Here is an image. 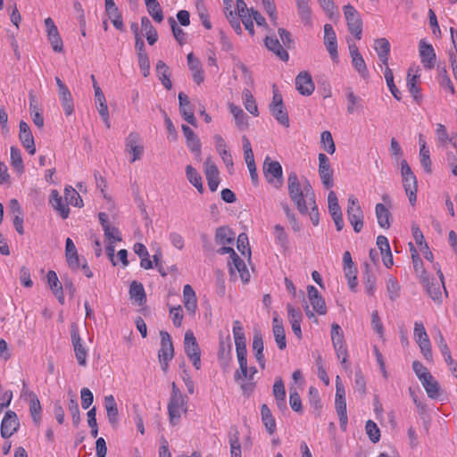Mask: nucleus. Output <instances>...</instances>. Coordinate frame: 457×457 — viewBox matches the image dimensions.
<instances>
[{
    "label": "nucleus",
    "instance_id": "nucleus-26",
    "mask_svg": "<svg viewBox=\"0 0 457 457\" xmlns=\"http://www.w3.org/2000/svg\"><path fill=\"white\" fill-rule=\"evenodd\" d=\"M253 355L260 365L261 369H265V357L263 354V340L260 331H255L253 338Z\"/></svg>",
    "mask_w": 457,
    "mask_h": 457
},
{
    "label": "nucleus",
    "instance_id": "nucleus-30",
    "mask_svg": "<svg viewBox=\"0 0 457 457\" xmlns=\"http://www.w3.org/2000/svg\"><path fill=\"white\" fill-rule=\"evenodd\" d=\"M104 407L107 412V418L112 426H115L119 421V411L117 403L112 395L104 397Z\"/></svg>",
    "mask_w": 457,
    "mask_h": 457
},
{
    "label": "nucleus",
    "instance_id": "nucleus-24",
    "mask_svg": "<svg viewBox=\"0 0 457 457\" xmlns=\"http://www.w3.org/2000/svg\"><path fill=\"white\" fill-rule=\"evenodd\" d=\"M205 175L210 190L216 191L220 183L219 170L209 158L205 161Z\"/></svg>",
    "mask_w": 457,
    "mask_h": 457
},
{
    "label": "nucleus",
    "instance_id": "nucleus-20",
    "mask_svg": "<svg viewBox=\"0 0 457 457\" xmlns=\"http://www.w3.org/2000/svg\"><path fill=\"white\" fill-rule=\"evenodd\" d=\"M161 348L158 352L159 360L170 361L174 356L171 337L166 331H161Z\"/></svg>",
    "mask_w": 457,
    "mask_h": 457
},
{
    "label": "nucleus",
    "instance_id": "nucleus-2",
    "mask_svg": "<svg viewBox=\"0 0 457 457\" xmlns=\"http://www.w3.org/2000/svg\"><path fill=\"white\" fill-rule=\"evenodd\" d=\"M401 175L404 191L409 197L410 204L414 205L417 200L418 182L406 160L401 161Z\"/></svg>",
    "mask_w": 457,
    "mask_h": 457
},
{
    "label": "nucleus",
    "instance_id": "nucleus-27",
    "mask_svg": "<svg viewBox=\"0 0 457 457\" xmlns=\"http://www.w3.org/2000/svg\"><path fill=\"white\" fill-rule=\"evenodd\" d=\"M272 332L278 349L284 350L287 347L285 328L282 320L278 317L272 320Z\"/></svg>",
    "mask_w": 457,
    "mask_h": 457
},
{
    "label": "nucleus",
    "instance_id": "nucleus-6",
    "mask_svg": "<svg viewBox=\"0 0 457 457\" xmlns=\"http://www.w3.org/2000/svg\"><path fill=\"white\" fill-rule=\"evenodd\" d=\"M263 173L269 183H274L278 188L283 183L282 166L277 161H272L270 157H266L263 162Z\"/></svg>",
    "mask_w": 457,
    "mask_h": 457
},
{
    "label": "nucleus",
    "instance_id": "nucleus-5",
    "mask_svg": "<svg viewBox=\"0 0 457 457\" xmlns=\"http://www.w3.org/2000/svg\"><path fill=\"white\" fill-rule=\"evenodd\" d=\"M347 219L353 228L354 232L359 233L363 228V212L359 201L353 195L348 198Z\"/></svg>",
    "mask_w": 457,
    "mask_h": 457
},
{
    "label": "nucleus",
    "instance_id": "nucleus-37",
    "mask_svg": "<svg viewBox=\"0 0 457 457\" xmlns=\"http://www.w3.org/2000/svg\"><path fill=\"white\" fill-rule=\"evenodd\" d=\"M29 411L35 425L38 426L41 421L42 407L40 401L34 392L29 394Z\"/></svg>",
    "mask_w": 457,
    "mask_h": 457
},
{
    "label": "nucleus",
    "instance_id": "nucleus-50",
    "mask_svg": "<svg viewBox=\"0 0 457 457\" xmlns=\"http://www.w3.org/2000/svg\"><path fill=\"white\" fill-rule=\"evenodd\" d=\"M64 199L68 204L81 208L83 200L79 194L71 186H66L64 188Z\"/></svg>",
    "mask_w": 457,
    "mask_h": 457
},
{
    "label": "nucleus",
    "instance_id": "nucleus-52",
    "mask_svg": "<svg viewBox=\"0 0 457 457\" xmlns=\"http://www.w3.org/2000/svg\"><path fill=\"white\" fill-rule=\"evenodd\" d=\"M296 5L302 22L304 25H312V12L309 6V0L297 1Z\"/></svg>",
    "mask_w": 457,
    "mask_h": 457
},
{
    "label": "nucleus",
    "instance_id": "nucleus-4",
    "mask_svg": "<svg viewBox=\"0 0 457 457\" xmlns=\"http://www.w3.org/2000/svg\"><path fill=\"white\" fill-rule=\"evenodd\" d=\"M437 275L439 277L440 281H437L435 278L429 279L428 277L424 276L421 278V281L426 287L427 293L433 299V301L441 303L442 302V293L441 287L444 288L445 295H447V291L445 287V278L444 274L440 268L437 269Z\"/></svg>",
    "mask_w": 457,
    "mask_h": 457
},
{
    "label": "nucleus",
    "instance_id": "nucleus-29",
    "mask_svg": "<svg viewBox=\"0 0 457 457\" xmlns=\"http://www.w3.org/2000/svg\"><path fill=\"white\" fill-rule=\"evenodd\" d=\"M187 59L188 67L193 72V80L197 85H200L204 81V76L199 59L195 57L193 53L188 54Z\"/></svg>",
    "mask_w": 457,
    "mask_h": 457
},
{
    "label": "nucleus",
    "instance_id": "nucleus-32",
    "mask_svg": "<svg viewBox=\"0 0 457 457\" xmlns=\"http://www.w3.org/2000/svg\"><path fill=\"white\" fill-rule=\"evenodd\" d=\"M411 70L409 69L407 74V88L410 94L413 96V99L417 104H420L422 101V95L420 93V87L417 85L420 79L419 75H411Z\"/></svg>",
    "mask_w": 457,
    "mask_h": 457
},
{
    "label": "nucleus",
    "instance_id": "nucleus-61",
    "mask_svg": "<svg viewBox=\"0 0 457 457\" xmlns=\"http://www.w3.org/2000/svg\"><path fill=\"white\" fill-rule=\"evenodd\" d=\"M331 339L334 347L345 345L343 330L337 323H334L331 326Z\"/></svg>",
    "mask_w": 457,
    "mask_h": 457
},
{
    "label": "nucleus",
    "instance_id": "nucleus-13",
    "mask_svg": "<svg viewBox=\"0 0 457 457\" xmlns=\"http://www.w3.org/2000/svg\"><path fill=\"white\" fill-rule=\"evenodd\" d=\"M179 112L183 119L194 127H197V120L194 114V108L184 92H179Z\"/></svg>",
    "mask_w": 457,
    "mask_h": 457
},
{
    "label": "nucleus",
    "instance_id": "nucleus-41",
    "mask_svg": "<svg viewBox=\"0 0 457 457\" xmlns=\"http://www.w3.org/2000/svg\"><path fill=\"white\" fill-rule=\"evenodd\" d=\"M375 212L379 227L388 228L391 225L390 218L392 217L389 210L383 204H377Z\"/></svg>",
    "mask_w": 457,
    "mask_h": 457
},
{
    "label": "nucleus",
    "instance_id": "nucleus-3",
    "mask_svg": "<svg viewBox=\"0 0 457 457\" xmlns=\"http://www.w3.org/2000/svg\"><path fill=\"white\" fill-rule=\"evenodd\" d=\"M184 350L196 370L201 368V350L192 330H187L184 337Z\"/></svg>",
    "mask_w": 457,
    "mask_h": 457
},
{
    "label": "nucleus",
    "instance_id": "nucleus-60",
    "mask_svg": "<svg viewBox=\"0 0 457 457\" xmlns=\"http://www.w3.org/2000/svg\"><path fill=\"white\" fill-rule=\"evenodd\" d=\"M365 429L372 443H378L380 440V430L373 420H369L366 422Z\"/></svg>",
    "mask_w": 457,
    "mask_h": 457
},
{
    "label": "nucleus",
    "instance_id": "nucleus-23",
    "mask_svg": "<svg viewBox=\"0 0 457 457\" xmlns=\"http://www.w3.org/2000/svg\"><path fill=\"white\" fill-rule=\"evenodd\" d=\"M181 129L186 138L187 146L192 153L195 154L196 155H200L201 142L199 137L187 125L183 124L181 126Z\"/></svg>",
    "mask_w": 457,
    "mask_h": 457
},
{
    "label": "nucleus",
    "instance_id": "nucleus-36",
    "mask_svg": "<svg viewBox=\"0 0 457 457\" xmlns=\"http://www.w3.org/2000/svg\"><path fill=\"white\" fill-rule=\"evenodd\" d=\"M156 72L159 79L161 80L162 84L167 90H170L172 87V83L170 80V69L167 66V64L159 60L156 63Z\"/></svg>",
    "mask_w": 457,
    "mask_h": 457
},
{
    "label": "nucleus",
    "instance_id": "nucleus-64",
    "mask_svg": "<svg viewBox=\"0 0 457 457\" xmlns=\"http://www.w3.org/2000/svg\"><path fill=\"white\" fill-rule=\"evenodd\" d=\"M321 143L324 145V149L329 154H333L336 151V145L329 131H323L321 133Z\"/></svg>",
    "mask_w": 457,
    "mask_h": 457
},
{
    "label": "nucleus",
    "instance_id": "nucleus-63",
    "mask_svg": "<svg viewBox=\"0 0 457 457\" xmlns=\"http://www.w3.org/2000/svg\"><path fill=\"white\" fill-rule=\"evenodd\" d=\"M354 387L361 395H366V381L361 369H356L355 370Z\"/></svg>",
    "mask_w": 457,
    "mask_h": 457
},
{
    "label": "nucleus",
    "instance_id": "nucleus-45",
    "mask_svg": "<svg viewBox=\"0 0 457 457\" xmlns=\"http://www.w3.org/2000/svg\"><path fill=\"white\" fill-rule=\"evenodd\" d=\"M235 239V234L228 227H220L216 229L215 241L218 245L231 244Z\"/></svg>",
    "mask_w": 457,
    "mask_h": 457
},
{
    "label": "nucleus",
    "instance_id": "nucleus-40",
    "mask_svg": "<svg viewBox=\"0 0 457 457\" xmlns=\"http://www.w3.org/2000/svg\"><path fill=\"white\" fill-rule=\"evenodd\" d=\"M365 270L362 275V282L365 287V292L369 295H373L375 293V285H376V276L372 272L368 263L364 264Z\"/></svg>",
    "mask_w": 457,
    "mask_h": 457
},
{
    "label": "nucleus",
    "instance_id": "nucleus-25",
    "mask_svg": "<svg viewBox=\"0 0 457 457\" xmlns=\"http://www.w3.org/2000/svg\"><path fill=\"white\" fill-rule=\"evenodd\" d=\"M65 256L69 267L72 270L79 268V256L73 241L67 237L65 241Z\"/></svg>",
    "mask_w": 457,
    "mask_h": 457
},
{
    "label": "nucleus",
    "instance_id": "nucleus-14",
    "mask_svg": "<svg viewBox=\"0 0 457 457\" xmlns=\"http://www.w3.org/2000/svg\"><path fill=\"white\" fill-rule=\"evenodd\" d=\"M420 62L425 69H433L436 62V53L431 44L421 39L419 43Z\"/></svg>",
    "mask_w": 457,
    "mask_h": 457
},
{
    "label": "nucleus",
    "instance_id": "nucleus-1",
    "mask_svg": "<svg viewBox=\"0 0 457 457\" xmlns=\"http://www.w3.org/2000/svg\"><path fill=\"white\" fill-rule=\"evenodd\" d=\"M287 187L288 195L298 212L303 215L307 214L309 210L307 204H314L315 199V194L309 180L305 179L301 184L297 174L292 171L287 178Z\"/></svg>",
    "mask_w": 457,
    "mask_h": 457
},
{
    "label": "nucleus",
    "instance_id": "nucleus-43",
    "mask_svg": "<svg viewBox=\"0 0 457 457\" xmlns=\"http://www.w3.org/2000/svg\"><path fill=\"white\" fill-rule=\"evenodd\" d=\"M62 109L67 116H70L74 112V104L71 93L69 88L58 92Z\"/></svg>",
    "mask_w": 457,
    "mask_h": 457
},
{
    "label": "nucleus",
    "instance_id": "nucleus-44",
    "mask_svg": "<svg viewBox=\"0 0 457 457\" xmlns=\"http://www.w3.org/2000/svg\"><path fill=\"white\" fill-rule=\"evenodd\" d=\"M420 164L423 167L426 173L430 174L432 172V162L430 160L429 149L426 145V142L421 140V136L420 137Z\"/></svg>",
    "mask_w": 457,
    "mask_h": 457
},
{
    "label": "nucleus",
    "instance_id": "nucleus-56",
    "mask_svg": "<svg viewBox=\"0 0 457 457\" xmlns=\"http://www.w3.org/2000/svg\"><path fill=\"white\" fill-rule=\"evenodd\" d=\"M413 336L419 345L423 343L430 342L422 322L416 321L414 323Z\"/></svg>",
    "mask_w": 457,
    "mask_h": 457
},
{
    "label": "nucleus",
    "instance_id": "nucleus-42",
    "mask_svg": "<svg viewBox=\"0 0 457 457\" xmlns=\"http://www.w3.org/2000/svg\"><path fill=\"white\" fill-rule=\"evenodd\" d=\"M69 396V403H68V409L72 417V423L77 428L79 424L80 423V411L77 401L76 395L70 390L68 392Z\"/></svg>",
    "mask_w": 457,
    "mask_h": 457
},
{
    "label": "nucleus",
    "instance_id": "nucleus-51",
    "mask_svg": "<svg viewBox=\"0 0 457 457\" xmlns=\"http://www.w3.org/2000/svg\"><path fill=\"white\" fill-rule=\"evenodd\" d=\"M145 6L148 13L156 22H162L163 20V12L157 0H145Z\"/></svg>",
    "mask_w": 457,
    "mask_h": 457
},
{
    "label": "nucleus",
    "instance_id": "nucleus-28",
    "mask_svg": "<svg viewBox=\"0 0 457 457\" xmlns=\"http://www.w3.org/2000/svg\"><path fill=\"white\" fill-rule=\"evenodd\" d=\"M428 396L431 399H439L441 395V387L439 383L436 380V378L432 376H427V378L420 381Z\"/></svg>",
    "mask_w": 457,
    "mask_h": 457
},
{
    "label": "nucleus",
    "instance_id": "nucleus-12",
    "mask_svg": "<svg viewBox=\"0 0 457 457\" xmlns=\"http://www.w3.org/2000/svg\"><path fill=\"white\" fill-rule=\"evenodd\" d=\"M45 25L46 28L47 37L53 50L56 53H62L63 51V43L53 19L50 17L46 18L45 20Z\"/></svg>",
    "mask_w": 457,
    "mask_h": 457
},
{
    "label": "nucleus",
    "instance_id": "nucleus-11",
    "mask_svg": "<svg viewBox=\"0 0 457 457\" xmlns=\"http://www.w3.org/2000/svg\"><path fill=\"white\" fill-rule=\"evenodd\" d=\"M319 174L325 188L333 187V170L330 167L329 159L325 154H319Z\"/></svg>",
    "mask_w": 457,
    "mask_h": 457
},
{
    "label": "nucleus",
    "instance_id": "nucleus-10",
    "mask_svg": "<svg viewBox=\"0 0 457 457\" xmlns=\"http://www.w3.org/2000/svg\"><path fill=\"white\" fill-rule=\"evenodd\" d=\"M20 421L17 414L12 411H7L1 422V436L3 438L11 437L19 428Z\"/></svg>",
    "mask_w": 457,
    "mask_h": 457
},
{
    "label": "nucleus",
    "instance_id": "nucleus-34",
    "mask_svg": "<svg viewBox=\"0 0 457 457\" xmlns=\"http://www.w3.org/2000/svg\"><path fill=\"white\" fill-rule=\"evenodd\" d=\"M184 306L190 312L195 313L197 308L195 293L190 285L184 286L183 288Z\"/></svg>",
    "mask_w": 457,
    "mask_h": 457
},
{
    "label": "nucleus",
    "instance_id": "nucleus-31",
    "mask_svg": "<svg viewBox=\"0 0 457 457\" xmlns=\"http://www.w3.org/2000/svg\"><path fill=\"white\" fill-rule=\"evenodd\" d=\"M129 296L137 305L142 306L145 304L146 303V295L143 284L136 280L132 281L129 287Z\"/></svg>",
    "mask_w": 457,
    "mask_h": 457
},
{
    "label": "nucleus",
    "instance_id": "nucleus-38",
    "mask_svg": "<svg viewBox=\"0 0 457 457\" xmlns=\"http://www.w3.org/2000/svg\"><path fill=\"white\" fill-rule=\"evenodd\" d=\"M269 110L271 115L279 124L286 128L289 127V117L285 104L278 106L269 105Z\"/></svg>",
    "mask_w": 457,
    "mask_h": 457
},
{
    "label": "nucleus",
    "instance_id": "nucleus-33",
    "mask_svg": "<svg viewBox=\"0 0 457 457\" xmlns=\"http://www.w3.org/2000/svg\"><path fill=\"white\" fill-rule=\"evenodd\" d=\"M374 48L381 62L387 66L388 55L390 53V43L385 38L381 37L375 40Z\"/></svg>",
    "mask_w": 457,
    "mask_h": 457
},
{
    "label": "nucleus",
    "instance_id": "nucleus-46",
    "mask_svg": "<svg viewBox=\"0 0 457 457\" xmlns=\"http://www.w3.org/2000/svg\"><path fill=\"white\" fill-rule=\"evenodd\" d=\"M335 407L339 418L340 428L345 431L348 422L345 398L335 399Z\"/></svg>",
    "mask_w": 457,
    "mask_h": 457
},
{
    "label": "nucleus",
    "instance_id": "nucleus-21",
    "mask_svg": "<svg viewBox=\"0 0 457 457\" xmlns=\"http://www.w3.org/2000/svg\"><path fill=\"white\" fill-rule=\"evenodd\" d=\"M295 87L303 96L312 95L315 88L311 74L306 71H302L296 76Z\"/></svg>",
    "mask_w": 457,
    "mask_h": 457
},
{
    "label": "nucleus",
    "instance_id": "nucleus-47",
    "mask_svg": "<svg viewBox=\"0 0 457 457\" xmlns=\"http://www.w3.org/2000/svg\"><path fill=\"white\" fill-rule=\"evenodd\" d=\"M186 176L188 181L197 189L199 193L204 192L202 177L199 172L191 165L186 167Z\"/></svg>",
    "mask_w": 457,
    "mask_h": 457
},
{
    "label": "nucleus",
    "instance_id": "nucleus-62",
    "mask_svg": "<svg viewBox=\"0 0 457 457\" xmlns=\"http://www.w3.org/2000/svg\"><path fill=\"white\" fill-rule=\"evenodd\" d=\"M386 290L388 293L389 299L391 301H395L396 298L399 297V292H400V286L397 282V280L390 277L386 281Z\"/></svg>",
    "mask_w": 457,
    "mask_h": 457
},
{
    "label": "nucleus",
    "instance_id": "nucleus-17",
    "mask_svg": "<svg viewBox=\"0 0 457 457\" xmlns=\"http://www.w3.org/2000/svg\"><path fill=\"white\" fill-rule=\"evenodd\" d=\"M324 44L332 60L338 58L336 32L331 24L324 25Z\"/></svg>",
    "mask_w": 457,
    "mask_h": 457
},
{
    "label": "nucleus",
    "instance_id": "nucleus-18",
    "mask_svg": "<svg viewBox=\"0 0 457 457\" xmlns=\"http://www.w3.org/2000/svg\"><path fill=\"white\" fill-rule=\"evenodd\" d=\"M139 135L136 132L129 133L126 138V150L132 155L131 162L141 159L143 154L144 147L139 144Z\"/></svg>",
    "mask_w": 457,
    "mask_h": 457
},
{
    "label": "nucleus",
    "instance_id": "nucleus-15",
    "mask_svg": "<svg viewBox=\"0 0 457 457\" xmlns=\"http://www.w3.org/2000/svg\"><path fill=\"white\" fill-rule=\"evenodd\" d=\"M349 53L352 58V64L355 71L364 79L369 78V71L362 55L355 44L349 45Z\"/></svg>",
    "mask_w": 457,
    "mask_h": 457
},
{
    "label": "nucleus",
    "instance_id": "nucleus-59",
    "mask_svg": "<svg viewBox=\"0 0 457 457\" xmlns=\"http://www.w3.org/2000/svg\"><path fill=\"white\" fill-rule=\"evenodd\" d=\"M19 138L22 145L27 149L29 154L33 155L36 153V146L34 137L31 132L29 133H19Z\"/></svg>",
    "mask_w": 457,
    "mask_h": 457
},
{
    "label": "nucleus",
    "instance_id": "nucleus-49",
    "mask_svg": "<svg viewBox=\"0 0 457 457\" xmlns=\"http://www.w3.org/2000/svg\"><path fill=\"white\" fill-rule=\"evenodd\" d=\"M142 29L145 31L146 40L149 45H154L158 40V34L150 20L144 16L141 18Z\"/></svg>",
    "mask_w": 457,
    "mask_h": 457
},
{
    "label": "nucleus",
    "instance_id": "nucleus-19",
    "mask_svg": "<svg viewBox=\"0 0 457 457\" xmlns=\"http://www.w3.org/2000/svg\"><path fill=\"white\" fill-rule=\"evenodd\" d=\"M307 293L309 301L313 308V310L319 315H325L327 313V306L324 298L321 296L318 289L312 286L309 285L307 287Z\"/></svg>",
    "mask_w": 457,
    "mask_h": 457
},
{
    "label": "nucleus",
    "instance_id": "nucleus-16",
    "mask_svg": "<svg viewBox=\"0 0 457 457\" xmlns=\"http://www.w3.org/2000/svg\"><path fill=\"white\" fill-rule=\"evenodd\" d=\"M98 220L104 232V237L109 242L121 241V236L119 228L111 225L109 217L105 212H99Z\"/></svg>",
    "mask_w": 457,
    "mask_h": 457
},
{
    "label": "nucleus",
    "instance_id": "nucleus-7",
    "mask_svg": "<svg viewBox=\"0 0 457 457\" xmlns=\"http://www.w3.org/2000/svg\"><path fill=\"white\" fill-rule=\"evenodd\" d=\"M344 14L347 22L348 30L360 40L362 34V21L359 12L351 4L344 6Z\"/></svg>",
    "mask_w": 457,
    "mask_h": 457
},
{
    "label": "nucleus",
    "instance_id": "nucleus-54",
    "mask_svg": "<svg viewBox=\"0 0 457 457\" xmlns=\"http://www.w3.org/2000/svg\"><path fill=\"white\" fill-rule=\"evenodd\" d=\"M10 155H11V165L18 172H23L24 165H23V161H22V157H21L20 149L16 146H11Z\"/></svg>",
    "mask_w": 457,
    "mask_h": 457
},
{
    "label": "nucleus",
    "instance_id": "nucleus-9",
    "mask_svg": "<svg viewBox=\"0 0 457 457\" xmlns=\"http://www.w3.org/2000/svg\"><path fill=\"white\" fill-rule=\"evenodd\" d=\"M187 396H176L170 397L168 403V413L170 422L172 426H175L179 423L181 412L187 411Z\"/></svg>",
    "mask_w": 457,
    "mask_h": 457
},
{
    "label": "nucleus",
    "instance_id": "nucleus-22",
    "mask_svg": "<svg viewBox=\"0 0 457 457\" xmlns=\"http://www.w3.org/2000/svg\"><path fill=\"white\" fill-rule=\"evenodd\" d=\"M265 46L274 53L283 62L289 60L287 51L283 47L276 36H267L264 39Z\"/></svg>",
    "mask_w": 457,
    "mask_h": 457
},
{
    "label": "nucleus",
    "instance_id": "nucleus-55",
    "mask_svg": "<svg viewBox=\"0 0 457 457\" xmlns=\"http://www.w3.org/2000/svg\"><path fill=\"white\" fill-rule=\"evenodd\" d=\"M243 98L245 109L253 116H258L259 111L255 99L248 89L243 91Z\"/></svg>",
    "mask_w": 457,
    "mask_h": 457
},
{
    "label": "nucleus",
    "instance_id": "nucleus-35",
    "mask_svg": "<svg viewBox=\"0 0 457 457\" xmlns=\"http://www.w3.org/2000/svg\"><path fill=\"white\" fill-rule=\"evenodd\" d=\"M237 357L239 364V369L235 371L234 379L235 381L237 382L239 380H243L244 378L247 377V351L237 352Z\"/></svg>",
    "mask_w": 457,
    "mask_h": 457
},
{
    "label": "nucleus",
    "instance_id": "nucleus-48",
    "mask_svg": "<svg viewBox=\"0 0 457 457\" xmlns=\"http://www.w3.org/2000/svg\"><path fill=\"white\" fill-rule=\"evenodd\" d=\"M230 112L233 114L236 125L240 130H244L248 127L247 116L244 111L233 104H229Z\"/></svg>",
    "mask_w": 457,
    "mask_h": 457
},
{
    "label": "nucleus",
    "instance_id": "nucleus-8",
    "mask_svg": "<svg viewBox=\"0 0 457 457\" xmlns=\"http://www.w3.org/2000/svg\"><path fill=\"white\" fill-rule=\"evenodd\" d=\"M71 339L79 365H87V350L82 343L79 336V327L76 323L71 325Z\"/></svg>",
    "mask_w": 457,
    "mask_h": 457
},
{
    "label": "nucleus",
    "instance_id": "nucleus-58",
    "mask_svg": "<svg viewBox=\"0 0 457 457\" xmlns=\"http://www.w3.org/2000/svg\"><path fill=\"white\" fill-rule=\"evenodd\" d=\"M168 22L170 26L174 38L178 41L179 45H184L186 43V33L184 32V30L178 26L173 17H170L168 19Z\"/></svg>",
    "mask_w": 457,
    "mask_h": 457
},
{
    "label": "nucleus",
    "instance_id": "nucleus-57",
    "mask_svg": "<svg viewBox=\"0 0 457 457\" xmlns=\"http://www.w3.org/2000/svg\"><path fill=\"white\" fill-rule=\"evenodd\" d=\"M438 82L442 87L448 89L451 94L453 95L455 93L454 87L445 67L438 68Z\"/></svg>",
    "mask_w": 457,
    "mask_h": 457
},
{
    "label": "nucleus",
    "instance_id": "nucleus-53",
    "mask_svg": "<svg viewBox=\"0 0 457 457\" xmlns=\"http://www.w3.org/2000/svg\"><path fill=\"white\" fill-rule=\"evenodd\" d=\"M384 76H385L386 85H387L391 94L396 100L400 101L402 99V93L395 85L394 75H393L391 69L388 66H386V69L384 71Z\"/></svg>",
    "mask_w": 457,
    "mask_h": 457
},
{
    "label": "nucleus",
    "instance_id": "nucleus-39",
    "mask_svg": "<svg viewBox=\"0 0 457 457\" xmlns=\"http://www.w3.org/2000/svg\"><path fill=\"white\" fill-rule=\"evenodd\" d=\"M50 203L52 204L53 207L60 213L62 219H67L69 217L70 208L63 204L62 196L55 189L51 192Z\"/></svg>",
    "mask_w": 457,
    "mask_h": 457
}]
</instances>
